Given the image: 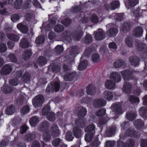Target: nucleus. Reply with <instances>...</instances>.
Masks as SVG:
<instances>
[{"label":"nucleus","mask_w":147,"mask_h":147,"mask_svg":"<svg viewBox=\"0 0 147 147\" xmlns=\"http://www.w3.org/2000/svg\"><path fill=\"white\" fill-rule=\"evenodd\" d=\"M82 34V30L80 29V30L78 29L76 31L71 34L69 32H65L62 34L61 36L64 40L68 43L71 42L72 41L70 35L72 36L75 40H79L81 38Z\"/></svg>","instance_id":"nucleus-1"},{"label":"nucleus","mask_w":147,"mask_h":147,"mask_svg":"<svg viewBox=\"0 0 147 147\" xmlns=\"http://www.w3.org/2000/svg\"><path fill=\"white\" fill-rule=\"evenodd\" d=\"M4 30L7 33L6 35L9 39L16 42L19 40L20 38L19 35L15 34L11 27L7 26Z\"/></svg>","instance_id":"nucleus-2"},{"label":"nucleus","mask_w":147,"mask_h":147,"mask_svg":"<svg viewBox=\"0 0 147 147\" xmlns=\"http://www.w3.org/2000/svg\"><path fill=\"white\" fill-rule=\"evenodd\" d=\"M50 109L48 105H46L42 109V113L43 115H47V119L49 121H53L55 119V114L53 112H50Z\"/></svg>","instance_id":"nucleus-3"},{"label":"nucleus","mask_w":147,"mask_h":147,"mask_svg":"<svg viewBox=\"0 0 147 147\" xmlns=\"http://www.w3.org/2000/svg\"><path fill=\"white\" fill-rule=\"evenodd\" d=\"M60 88L59 82V80L52 82L48 85L46 89V91L47 92H57L59 90Z\"/></svg>","instance_id":"nucleus-4"},{"label":"nucleus","mask_w":147,"mask_h":147,"mask_svg":"<svg viewBox=\"0 0 147 147\" xmlns=\"http://www.w3.org/2000/svg\"><path fill=\"white\" fill-rule=\"evenodd\" d=\"M121 74L125 81H128L132 79L134 77L133 71L128 69L122 71Z\"/></svg>","instance_id":"nucleus-5"},{"label":"nucleus","mask_w":147,"mask_h":147,"mask_svg":"<svg viewBox=\"0 0 147 147\" xmlns=\"http://www.w3.org/2000/svg\"><path fill=\"white\" fill-rule=\"evenodd\" d=\"M134 141L132 139H128L125 142L123 143L122 141L119 140L117 143V147H134Z\"/></svg>","instance_id":"nucleus-6"},{"label":"nucleus","mask_w":147,"mask_h":147,"mask_svg":"<svg viewBox=\"0 0 147 147\" xmlns=\"http://www.w3.org/2000/svg\"><path fill=\"white\" fill-rule=\"evenodd\" d=\"M43 101V97L42 95L40 94L34 97L32 103L35 107H38L42 105Z\"/></svg>","instance_id":"nucleus-7"},{"label":"nucleus","mask_w":147,"mask_h":147,"mask_svg":"<svg viewBox=\"0 0 147 147\" xmlns=\"http://www.w3.org/2000/svg\"><path fill=\"white\" fill-rule=\"evenodd\" d=\"M131 23L128 22H125L120 28V31L123 34H126L131 30Z\"/></svg>","instance_id":"nucleus-8"},{"label":"nucleus","mask_w":147,"mask_h":147,"mask_svg":"<svg viewBox=\"0 0 147 147\" xmlns=\"http://www.w3.org/2000/svg\"><path fill=\"white\" fill-rule=\"evenodd\" d=\"M110 77L111 81L115 83L120 82L121 79V77L120 74L115 71L112 72L110 74Z\"/></svg>","instance_id":"nucleus-9"},{"label":"nucleus","mask_w":147,"mask_h":147,"mask_svg":"<svg viewBox=\"0 0 147 147\" xmlns=\"http://www.w3.org/2000/svg\"><path fill=\"white\" fill-rule=\"evenodd\" d=\"M111 107L113 112L115 114L119 115L122 113V107L120 103L118 102L113 103Z\"/></svg>","instance_id":"nucleus-10"},{"label":"nucleus","mask_w":147,"mask_h":147,"mask_svg":"<svg viewBox=\"0 0 147 147\" xmlns=\"http://www.w3.org/2000/svg\"><path fill=\"white\" fill-rule=\"evenodd\" d=\"M50 132L51 133V136L53 137L58 136L60 134L58 127L55 124L52 125L51 127Z\"/></svg>","instance_id":"nucleus-11"},{"label":"nucleus","mask_w":147,"mask_h":147,"mask_svg":"<svg viewBox=\"0 0 147 147\" xmlns=\"http://www.w3.org/2000/svg\"><path fill=\"white\" fill-rule=\"evenodd\" d=\"M11 66L9 65H6L2 67L0 71V73L3 75L9 74L12 70Z\"/></svg>","instance_id":"nucleus-12"},{"label":"nucleus","mask_w":147,"mask_h":147,"mask_svg":"<svg viewBox=\"0 0 147 147\" xmlns=\"http://www.w3.org/2000/svg\"><path fill=\"white\" fill-rule=\"evenodd\" d=\"M143 29L140 26L136 27L133 31V35L136 37H141L142 36Z\"/></svg>","instance_id":"nucleus-13"},{"label":"nucleus","mask_w":147,"mask_h":147,"mask_svg":"<svg viewBox=\"0 0 147 147\" xmlns=\"http://www.w3.org/2000/svg\"><path fill=\"white\" fill-rule=\"evenodd\" d=\"M137 48L141 54H145L147 53V46L144 43H139L137 45Z\"/></svg>","instance_id":"nucleus-14"},{"label":"nucleus","mask_w":147,"mask_h":147,"mask_svg":"<svg viewBox=\"0 0 147 147\" xmlns=\"http://www.w3.org/2000/svg\"><path fill=\"white\" fill-rule=\"evenodd\" d=\"M119 2L118 1L115 0L111 3L109 5L108 4H105V7L107 9H109L111 7V10H114L117 8L119 5Z\"/></svg>","instance_id":"nucleus-15"},{"label":"nucleus","mask_w":147,"mask_h":147,"mask_svg":"<svg viewBox=\"0 0 147 147\" xmlns=\"http://www.w3.org/2000/svg\"><path fill=\"white\" fill-rule=\"evenodd\" d=\"M116 126L115 125H112L111 127L107 128L105 132L107 136L110 137L115 133L116 129Z\"/></svg>","instance_id":"nucleus-16"},{"label":"nucleus","mask_w":147,"mask_h":147,"mask_svg":"<svg viewBox=\"0 0 147 147\" xmlns=\"http://www.w3.org/2000/svg\"><path fill=\"white\" fill-rule=\"evenodd\" d=\"M104 98L108 101H110L113 99L114 94L113 92L109 90H106L103 93Z\"/></svg>","instance_id":"nucleus-17"},{"label":"nucleus","mask_w":147,"mask_h":147,"mask_svg":"<svg viewBox=\"0 0 147 147\" xmlns=\"http://www.w3.org/2000/svg\"><path fill=\"white\" fill-rule=\"evenodd\" d=\"M118 30L115 28H112L108 30L106 32L107 36L110 37H115L117 34Z\"/></svg>","instance_id":"nucleus-18"},{"label":"nucleus","mask_w":147,"mask_h":147,"mask_svg":"<svg viewBox=\"0 0 147 147\" xmlns=\"http://www.w3.org/2000/svg\"><path fill=\"white\" fill-rule=\"evenodd\" d=\"M132 87V86L130 83L126 82H125L123 85V90L125 93L129 94L131 92V89Z\"/></svg>","instance_id":"nucleus-19"},{"label":"nucleus","mask_w":147,"mask_h":147,"mask_svg":"<svg viewBox=\"0 0 147 147\" xmlns=\"http://www.w3.org/2000/svg\"><path fill=\"white\" fill-rule=\"evenodd\" d=\"M125 135L128 136L135 137L137 136L135 130L131 127L128 129L125 132Z\"/></svg>","instance_id":"nucleus-20"},{"label":"nucleus","mask_w":147,"mask_h":147,"mask_svg":"<svg viewBox=\"0 0 147 147\" xmlns=\"http://www.w3.org/2000/svg\"><path fill=\"white\" fill-rule=\"evenodd\" d=\"M49 72L52 71L53 73H55L57 72H58L60 71V67L59 65L52 64L49 66Z\"/></svg>","instance_id":"nucleus-21"},{"label":"nucleus","mask_w":147,"mask_h":147,"mask_svg":"<svg viewBox=\"0 0 147 147\" xmlns=\"http://www.w3.org/2000/svg\"><path fill=\"white\" fill-rule=\"evenodd\" d=\"M129 60L132 65L135 67L139 65L140 59L137 57L135 56H131L129 58Z\"/></svg>","instance_id":"nucleus-22"},{"label":"nucleus","mask_w":147,"mask_h":147,"mask_svg":"<svg viewBox=\"0 0 147 147\" xmlns=\"http://www.w3.org/2000/svg\"><path fill=\"white\" fill-rule=\"evenodd\" d=\"M82 130L77 127H76L73 128V133L75 137L79 138L81 136Z\"/></svg>","instance_id":"nucleus-23"},{"label":"nucleus","mask_w":147,"mask_h":147,"mask_svg":"<svg viewBox=\"0 0 147 147\" xmlns=\"http://www.w3.org/2000/svg\"><path fill=\"white\" fill-rule=\"evenodd\" d=\"M135 127L138 129H141L144 126V121L140 119H137L135 121L134 123Z\"/></svg>","instance_id":"nucleus-24"},{"label":"nucleus","mask_w":147,"mask_h":147,"mask_svg":"<svg viewBox=\"0 0 147 147\" xmlns=\"http://www.w3.org/2000/svg\"><path fill=\"white\" fill-rule=\"evenodd\" d=\"M20 46L22 48H25L30 46V44L27 39L23 38L20 41Z\"/></svg>","instance_id":"nucleus-25"},{"label":"nucleus","mask_w":147,"mask_h":147,"mask_svg":"<svg viewBox=\"0 0 147 147\" xmlns=\"http://www.w3.org/2000/svg\"><path fill=\"white\" fill-rule=\"evenodd\" d=\"M76 76L75 73H66L64 76V79L65 81H72L75 77Z\"/></svg>","instance_id":"nucleus-26"},{"label":"nucleus","mask_w":147,"mask_h":147,"mask_svg":"<svg viewBox=\"0 0 147 147\" xmlns=\"http://www.w3.org/2000/svg\"><path fill=\"white\" fill-rule=\"evenodd\" d=\"M6 3L3 1H0V13L2 15H5L7 13L6 9L4 7Z\"/></svg>","instance_id":"nucleus-27"},{"label":"nucleus","mask_w":147,"mask_h":147,"mask_svg":"<svg viewBox=\"0 0 147 147\" xmlns=\"http://www.w3.org/2000/svg\"><path fill=\"white\" fill-rule=\"evenodd\" d=\"M49 127V122L47 121H45L40 124V127L39 128V130L43 131H45L48 129Z\"/></svg>","instance_id":"nucleus-28"},{"label":"nucleus","mask_w":147,"mask_h":147,"mask_svg":"<svg viewBox=\"0 0 147 147\" xmlns=\"http://www.w3.org/2000/svg\"><path fill=\"white\" fill-rule=\"evenodd\" d=\"M115 85L114 82L110 80H107L105 82V85L107 89H113L114 88Z\"/></svg>","instance_id":"nucleus-29"},{"label":"nucleus","mask_w":147,"mask_h":147,"mask_svg":"<svg viewBox=\"0 0 147 147\" xmlns=\"http://www.w3.org/2000/svg\"><path fill=\"white\" fill-rule=\"evenodd\" d=\"M40 121L39 119L36 116L32 117L29 119V122L32 126H34L38 123Z\"/></svg>","instance_id":"nucleus-30"},{"label":"nucleus","mask_w":147,"mask_h":147,"mask_svg":"<svg viewBox=\"0 0 147 147\" xmlns=\"http://www.w3.org/2000/svg\"><path fill=\"white\" fill-rule=\"evenodd\" d=\"M106 109L102 108V126L106 125L109 119L108 117H106L104 118L103 117L106 113Z\"/></svg>","instance_id":"nucleus-31"},{"label":"nucleus","mask_w":147,"mask_h":147,"mask_svg":"<svg viewBox=\"0 0 147 147\" xmlns=\"http://www.w3.org/2000/svg\"><path fill=\"white\" fill-rule=\"evenodd\" d=\"M139 113L141 116L144 119L147 118V109L145 107H141Z\"/></svg>","instance_id":"nucleus-32"},{"label":"nucleus","mask_w":147,"mask_h":147,"mask_svg":"<svg viewBox=\"0 0 147 147\" xmlns=\"http://www.w3.org/2000/svg\"><path fill=\"white\" fill-rule=\"evenodd\" d=\"M17 28L24 33H26L28 31V28L26 25H24L21 23H19L17 25Z\"/></svg>","instance_id":"nucleus-33"},{"label":"nucleus","mask_w":147,"mask_h":147,"mask_svg":"<svg viewBox=\"0 0 147 147\" xmlns=\"http://www.w3.org/2000/svg\"><path fill=\"white\" fill-rule=\"evenodd\" d=\"M124 61L123 59H119L115 61L113 63L115 68H118L122 66L124 64Z\"/></svg>","instance_id":"nucleus-34"},{"label":"nucleus","mask_w":147,"mask_h":147,"mask_svg":"<svg viewBox=\"0 0 147 147\" xmlns=\"http://www.w3.org/2000/svg\"><path fill=\"white\" fill-rule=\"evenodd\" d=\"M124 14L122 13H113L112 14L113 16L115 17V19L119 22L122 21L124 18Z\"/></svg>","instance_id":"nucleus-35"},{"label":"nucleus","mask_w":147,"mask_h":147,"mask_svg":"<svg viewBox=\"0 0 147 147\" xmlns=\"http://www.w3.org/2000/svg\"><path fill=\"white\" fill-rule=\"evenodd\" d=\"M86 112V109L83 107H80L79 108L78 115L80 118H83L85 115Z\"/></svg>","instance_id":"nucleus-36"},{"label":"nucleus","mask_w":147,"mask_h":147,"mask_svg":"<svg viewBox=\"0 0 147 147\" xmlns=\"http://www.w3.org/2000/svg\"><path fill=\"white\" fill-rule=\"evenodd\" d=\"M37 61L39 64L43 65L46 64L47 60L45 57L42 56L40 57L37 59Z\"/></svg>","instance_id":"nucleus-37"},{"label":"nucleus","mask_w":147,"mask_h":147,"mask_svg":"<svg viewBox=\"0 0 147 147\" xmlns=\"http://www.w3.org/2000/svg\"><path fill=\"white\" fill-rule=\"evenodd\" d=\"M125 42L127 46L131 47L133 45V40L132 37L127 36L125 39Z\"/></svg>","instance_id":"nucleus-38"},{"label":"nucleus","mask_w":147,"mask_h":147,"mask_svg":"<svg viewBox=\"0 0 147 147\" xmlns=\"http://www.w3.org/2000/svg\"><path fill=\"white\" fill-rule=\"evenodd\" d=\"M32 51L30 50H26L23 53L22 58L24 60H27L32 55Z\"/></svg>","instance_id":"nucleus-39"},{"label":"nucleus","mask_w":147,"mask_h":147,"mask_svg":"<svg viewBox=\"0 0 147 147\" xmlns=\"http://www.w3.org/2000/svg\"><path fill=\"white\" fill-rule=\"evenodd\" d=\"M15 107L12 105L8 106L6 110V113L9 115L13 114L15 112Z\"/></svg>","instance_id":"nucleus-40"},{"label":"nucleus","mask_w":147,"mask_h":147,"mask_svg":"<svg viewBox=\"0 0 147 147\" xmlns=\"http://www.w3.org/2000/svg\"><path fill=\"white\" fill-rule=\"evenodd\" d=\"M79 49L77 47L75 46L72 47L70 52V54L73 57H74L78 53Z\"/></svg>","instance_id":"nucleus-41"},{"label":"nucleus","mask_w":147,"mask_h":147,"mask_svg":"<svg viewBox=\"0 0 147 147\" xmlns=\"http://www.w3.org/2000/svg\"><path fill=\"white\" fill-rule=\"evenodd\" d=\"M94 134V132H91L86 134L85 136V141L88 142H90L93 138Z\"/></svg>","instance_id":"nucleus-42"},{"label":"nucleus","mask_w":147,"mask_h":147,"mask_svg":"<svg viewBox=\"0 0 147 147\" xmlns=\"http://www.w3.org/2000/svg\"><path fill=\"white\" fill-rule=\"evenodd\" d=\"M88 64L87 61L84 60L81 61L78 67V68L80 70H82L85 69Z\"/></svg>","instance_id":"nucleus-43"},{"label":"nucleus","mask_w":147,"mask_h":147,"mask_svg":"<svg viewBox=\"0 0 147 147\" xmlns=\"http://www.w3.org/2000/svg\"><path fill=\"white\" fill-rule=\"evenodd\" d=\"M92 36L89 34H87L85 36L84 41L85 44H89L92 42Z\"/></svg>","instance_id":"nucleus-44"},{"label":"nucleus","mask_w":147,"mask_h":147,"mask_svg":"<svg viewBox=\"0 0 147 147\" xmlns=\"http://www.w3.org/2000/svg\"><path fill=\"white\" fill-rule=\"evenodd\" d=\"M95 127L93 124H90L86 126L85 129V131L86 132L90 133L94 132L95 130Z\"/></svg>","instance_id":"nucleus-45"},{"label":"nucleus","mask_w":147,"mask_h":147,"mask_svg":"<svg viewBox=\"0 0 147 147\" xmlns=\"http://www.w3.org/2000/svg\"><path fill=\"white\" fill-rule=\"evenodd\" d=\"M126 117L130 121H133L136 118L137 115L134 113H126Z\"/></svg>","instance_id":"nucleus-46"},{"label":"nucleus","mask_w":147,"mask_h":147,"mask_svg":"<svg viewBox=\"0 0 147 147\" xmlns=\"http://www.w3.org/2000/svg\"><path fill=\"white\" fill-rule=\"evenodd\" d=\"M64 29V27L62 25L58 24L55 26L54 30L56 32L60 33L62 32Z\"/></svg>","instance_id":"nucleus-47"},{"label":"nucleus","mask_w":147,"mask_h":147,"mask_svg":"<svg viewBox=\"0 0 147 147\" xmlns=\"http://www.w3.org/2000/svg\"><path fill=\"white\" fill-rule=\"evenodd\" d=\"M63 144L62 141L59 138L53 140L52 142V144L53 146H56Z\"/></svg>","instance_id":"nucleus-48"},{"label":"nucleus","mask_w":147,"mask_h":147,"mask_svg":"<svg viewBox=\"0 0 147 147\" xmlns=\"http://www.w3.org/2000/svg\"><path fill=\"white\" fill-rule=\"evenodd\" d=\"M129 100L130 102L131 103H135L139 102H140L139 98L132 95L130 96Z\"/></svg>","instance_id":"nucleus-49"},{"label":"nucleus","mask_w":147,"mask_h":147,"mask_svg":"<svg viewBox=\"0 0 147 147\" xmlns=\"http://www.w3.org/2000/svg\"><path fill=\"white\" fill-rule=\"evenodd\" d=\"M51 134L50 132H45L42 135V138L43 140L45 142L49 141L51 138Z\"/></svg>","instance_id":"nucleus-50"},{"label":"nucleus","mask_w":147,"mask_h":147,"mask_svg":"<svg viewBox=\"0 0 147 147\" xmlns=\"http://www.w3.org/2000/svg\"><path fill=\"white\" fill-rule=\"evenodd\" d=\"M1 88L3 92L5 94L9 93L12 91L11 88L5 85Z\"/></svg>","instance_id":"nucleus-51"},{"label":"nucleus","mask_w":147,"mask_h":147,"mask_svg":"<svg viewBox=\"0 0 147 147\" xmlns=\"http://www.w3.org/2000/svg\"><path fill=\"white\" fill-rule=\"evenodd\" d=\"M30 109L28 106L26 105L23 106L20 110L21 113L22 114H25L29 113Z\"/></svg>","instance_id":"nucleus-52"},{"label":"nucleus","mask_w":147,"mask_h":147,"mask_svg":"<svg viewBox=\"0 0 147 147\" xmlns=\"http://www.w3.org/2000/svg\"><path fill=\"white\" fill-rule=\"evenodd\" d=\"M35 137V133H28L25 136V139L28 141H30L34 138Z\"/></svg>","instance_id":"nucleus-53"},{"label":"nucleus","mask_w":147,"mask_h":147,"mask_svg":"<svg viewBox=\"0 0 147 147\" xmlns=\"http://www.w3.org/2000/svg\"><path fill=\"white\" fill-rule=\"evenodd\" d=\"M65 138L67 141L72 140L74 137L72 135V133L71 131H68L66 133Z\"/></svg>","instance_id":"nucleus-54"},{"label":"nucleus","mask_w":147,"mask_h":147,"mask_svg":"<svg viewBox=\"0 0 147 147\" xmlns=\"http://www.w3.org/2000/svg\"><path fill=\"white\" fill-rule=\"evenodd\" d=\"M45 40L43 36H39L36 38L35 42L37 44H41L44 42Z\"/></svg>","instance_id":"nucleus-55"},{"label":"nucleus","mask_w":147,"mask_h":147,"mask_svg":"<svg viewBox=\"0 0 147 147\" xmlns=\"http://www.w3.org/2000/svg\"><path fill=\"white\" fill-rule=\"evenodd\" d=\"M139 0H129L128 5L131 7H134L138 3Z\"/></svg>","instance_id":"nucleus-56"},{"label":"nucleus","mask_w":147,"mask_h":147,"mask_svg":"<svg viewBox=\"0 0 147 147\" xmlns=\"http://www.w3.org/2000/svg\"><path fill=\"white\" fill-rule=\"evenodd\" d=\"M55 51L58 55H60L63 51V47L60 45H57L55 48Z\"/></svg>","instance_id":"nucleus-57"},{"label":"nucleus","mask_w":147,"mask_h":147,"mask_svg":"<svg viewBox=\"0 0 147 147\" xmlns=\"http://www.w3.org/2000/svg\"><path fill=\"white\" fill-rule=\"evenodd\" d=\"M93 91L92 85V84H90L88 85L87 87L86 92L87 94L91 95L93 94Z\"/></svg>","instance_id":"nucleus-58"},{"label":"nucleus","mask_w":147,"mask_h":147,"mask_svg":"<svg viewBox=\"0 0 147 147\" xmlns=\"http://www.w3.org/2000/svg\"><path fill=\"white\" fill-rule=\"evenodd\" d=\"M30 74L27 72L25 73L22 79L23 81L25 82H27L30 79Z\"/></svg>","instance_id":"nucleus-59"},{"label":"nucleus","mask_w":147,"mask_h":147,"mask_svg":"<svg viewBox=\"0 0 147 147\" xmlns=\"http://www.w3.org/2000/svg\"><path fill=\"white\" fill-rule=\"evenodd\" d=\"M22 3V0H16L14 3V7L16 9H20Z\"/></svg>","instance_id":"nucleus-60"},{"label":"nucleus","mask_w":147,"mask_h":147,"mask_svg":"<svg viewBox=\"0 0 147 147\" xmlns=\"http://www.w3.org/2000/svg\"><path fill=\"white\" fill-rule=\"evenodd\" d=\"M7 49V47L5 44L3 43H0V52H4Z\"/></svg>","instance_id":"nucleus-61"},{"label":"nucleus","mask_w":147,"mask_h":147,"mask_svg":"<svg viewBox=\"0 0 147 147\" xmlns=\"http://www.w3.org/2000/svg\"><path fill=\"white\" fill-rule=\"evenodd\" d=\"M94 37L95 39L97 40H100L101 39V33L100 31L94 32Z\"/></svg>","instance_id":"nucleus-62"},{"label":"nucleus","mask_w":147,"mask_h":147,"mask_svg":"<svg viewBox=\"0 0 147 147\" xmlns=\"http://www.w3.org/2000/svg\"><path fill=\"white\" fill-rule=\"evenodd\" d=\"M98 18L96 15H93L92 16L91 21L92 23L96 24L98 22Z\"/></svg>","instance_id":"nucleus-63"},{"label":"nucleus","mask_w":147,"mask_h":147,"mask_svg":"<svg viewBox=\"0 0 147 147\" xmlns=\"http://www.w3.org/2000/svg\"><path fill=\"white\" fill-rule=\"evenodd\" d=\"M140 146L141 147H147V139H142L141 141Z\"/></svg>","instance_id":"nucleus-64"}]
</instances>
